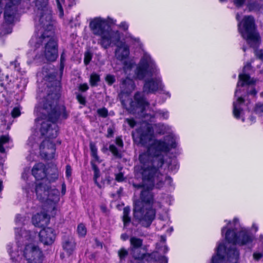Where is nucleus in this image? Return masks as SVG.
I'll list each match as a JSON object with an SVG mask.
<instances>
[{
    "label": "nucleus",
    "mask_w": 263,
    "mask_h": 263,
    "mask_svg": "<svg viewBox=\"0 0 263 263\" xmlns=\"http://www.w3.org/2000/svg\"><path fill=\"white\" fill-rule=\"evenodd\" d=\"M88 89V86L86 83L81 84L79 86V89L82 91H85Z\"/></svg>",
    "instance_id": "47"
},
{
    "label": "nucleus",
    "mask_w": 263,
    "mask_h": 263,
    "mask_svg": "<svg viewBox=\"0 0 263 263\" xmlns=\"http://www.w3.org/2000/svg\"><path fill=\"white\" fill-rule=\"evenodd\" d=\"M77 232L80 236H84L87 232L85 226L82 223L79 224L77 228Z\"/></svg>",
    "instance_id": "28"
},
{
    "label": "nucleus",
    "mask_w": 263,
    "mask_h": 263,
    "mask_svg": "<svg viewBox=\"0 0 263 263\" xmlns=\"http://www.w3.org/2000/svg\"><path fill=\"white\" fill-rule=\"evenodd\" d=\"M250 65L247 64L243 67L244 73L239 74V81L235 92V97H237L238 93L241 91V88H243V90L246 89L248 95L254 96L257 93V91L254 87L256 80L251 78L248 74L245 73L246 70L250 69Z\"/></svg>",
    "instance_id": "11"
},
{
    "label": "nucleus",
    "mask_w": 263,
    "mask_h": 263,
    "mask_svg": "<svg viewBox=\"0 0 263 263\" xmlns=\"http://www.w3.org/2000/svg\"><path fill=\"white\" fill-rule=\"evenodd\" d=\"M244 103V99L241 97H238L236 101L233 102V114L234 117L239 119L242 113L241 105Z\"/></svg>",
    "instance_id": "19"
},
{
    "label": "nucleus",
    "mask_w": 263,
    "mask_h": 263,
    "mask_svg": "<svg viewBox=\"0 0 263 263\" xmlns=\"http://www.w3.org/2000/svg\"><path fill=\"white\" fill-rule=\"evenodd\" d=\"M152 126L143 123L135 134H133L134 141L143 146L149 145L147 151L140 154L139 166L136 171L142 175V183L133 184L136 189L142 188L140 199L134 202V217L139 223L145 227H149L155 217V210L152 208L154 196L152 190L154 186L161 188L164 183L171 185L172 179L159 172L163 164L162 153H167L177 146V137L171 134L164 137L163 140L153 139Z\"/></svg>",
    "instance_id": "1"
},
{
    "label": "nucleus",
    "mask_w": 263,
    "mask_h": 263,
    "mask_svg": "<svg viewBox=\"0 0 263 263\" xmlns=\"http://www.w3.org/2000/svg\"><path fill=\"white\" fill-rule=\"evenodd\" d=\"M66 60V56L64 53H63L61 55V69H63L64 66V62Z\"/></svg>",
    "instance_id": "44"
},
{
    "label": "nucleus",
    "mask_w": 263,
    "mask_h": 263,
    "mask_svg": "<svg viewBox=\"0 0 263 263\" xmlns=\"http://www.w3.org/2000/svg\"><path fill=\"white\" fill-rule=\"evenodd\" d=\"M35 193L37 198L44 204V210L52 216L55 215L56 204L60 199L59 191L51 187L47 180H43L36 183Z\"/></svg>",
    "instance_id": "8"
},
{
    "label": "nucleus",
    "mask_w": 263,
    "mask_h": 263,
    "mask_svg": "<svg viewBox=\"0 0 263 263\" xmlns=\"http://www.w3.org/2000/svg\"><path fill=\"white\" fill-rule=\"evenodd\" d=\"M10 140V138L8 135L2 136L0 137V152H5V148L3 145L6 143H9Z\"/></svg>",
    "instance_id": "25"
},
{
    "label": "nucleus",
    "mask_w": 263,
    "mask_h": 263,
    "mask_svg": "<svg viewBox=\"0 0 263 263\" xmlns=\"http://www.w3.org/2000/svg\"><path fill=\"white\" fill-rule=\"evenodd\" d=\"M100 81L99 76L96 74L93 73L91 75L90 78V83L92 86H95L97 85V83Z\"/></svg>",
    "instance_id": "30"
},
{
    "label": "nucleus",
    "mask_w": 263,
    "mask_h": 263,
    "mask_svg": "<svg viewBox=\"0 0 263 263\" xmlns=\"http://www.w3.org/2000/svg\"><path fill=\"white\" fill-rule=\"evenodd\" d=\"M130 213V209L128 207H125L123 212V221L124 227H126L130 222V217L129 215Z\"/></svg>",
    "instance_id": "23"
},
{
    "label": "nucleus",
    "mask_w": 263,
    "mask_h": 263,
    "mask_svg": "<svg viewBox=\"0 0 263 263\" xmlns=\"http://www.w3.org/2000/svg\"><path fill=\"white\" fill-rule=\"evenodd\" d=\"M135 84L133 80L126 78L123 79L120 85V98L123 107L129 112L137 114L142 117L145 116L144 111L148 107V103L145 100L143 95L139 92L136 93L134 101L129 95L135 89Z\"/></svg>",
    "instance_id": "7"
},
{
    "label": "nucleus",
    "mask_w": 263,
    "mask_h": 263,
    "mask_svg": "<svg viewBox=\"0 0 263 263\" xmlns=\"http://www.w3.org/2000/svg\"><path fill=\"white\" fill-rule=\"evenodd\" d=\"M227 225L221 229V235L226 240L233 244L228 248L222 243H219L216 248V255L212 258L211 263H236L239 258V252L234 245H245L252 242L253 237L249 231L242 227L237 218L232 221L225 220Z\"/></svg>",
    "instance_id": "4"
},
{
    "label": "nucleus",
    "mask_w": 263,
    "mask_h": 263,
    "mask_svg": "<svg viewBox=\"0 0 263 263\" xmlns=\"http://www.w3.org/2000/svg\"><path fill=\"white\" fill-rule=\"evenodd\" d=\"M242 49H243V51H246V48L245 47H242Z\"/></svg>",
    "instance_id": "62"
},
{
    "label": "nucleus",
    "mask_w": 263,
    "mask_h": 263,
    "mask_svg": "<svg viewBox=\"0 0 263 263\" xmlns=\"http://www.w3.org/2000/svg\"><path fill=\"white\" fill-rule=\"evenodd\" d=\"M156 115L162 119H167L169 117V113L166 110H159L156 111Z\"/></svg>",
    "instance_id": "29"
},
{
    "label": "nucleus",
    "mask_w": 263,
    "mask_h": 263,
    "mask_svg": "<svg viewBox=\"0 0 263 263\" xmlns=\"http://www.w3.org/2000/svg\"><path fill=\"white\" fill-rule=\"evenodd\" d=\"M9 68L14 70L13 73L11 74L10 79L8 74L4 77H0L1 85L2 86H6L9 83H13L18 79L17 74L20 72V64L16 61L11 62L10 63Z\"/></svg>",
    "instance_id": "15"
},
{
    "label": "nucleus",
    "mask_w": 263,
    "mask_h": 263,
    "mask_svg": "<svg viewBox=\"0 0 263 263\" xmlns=\"http://www.w3.org/2000/svg\"><path fill=\"white\" fill-rule=\"evenodd\" d=\"M10 117L9 116H3L1 118V120H2V125L1 126V130L2 132H3L4 130L5 129L7 130V129H10V124H8L7 125H6V124L7 119H10Z\"/></svg>",
    "instance_id": "26"
},
{
    "label": "nucleus",
    "mask_w": 263,
    "mask_h": 263,
    "mask_svg": "<svg viewBox=\"0 0 263 263\" xmlns=\"http://www.w3.org/2000/svg\"><path fill=\"white\" fill-rule=\"evenodd\" d=\"M25 221V217L22 216L20 214L16 215L15 219V222L17 226L18 227L15 228V234H20L21 235L23 234V232L25 231L22 230V229H20L19 227L22 226L23 224H24V222ZM25 231H26L25 230Z\"/></svg>",
    "instance_id": "21"
},
{
    "label": "nucleus",
    "mask_w": 263,
    "mask_h": 263,
    "mask_svg": "<svg viewBox=\"0 0 263 263\" xmlns=\"http://www.w3.org/2000/svg\"><path fill=\"white\" fill-rule=\"evenodd\" d=\"M128 254V251L124 248H122L118 251V255L120 259V261L122 262L123 260L127 257Z\"/></svg>",
    "instance_id": "31"
},
{
    "label": "nucleus",
    "mask_w": 263,
    "mask_h": 263,
    "mask_svg": "<svg viewBox=\"0 0 263 263\" xmlns=\"http://www.w3.org/2000/svg\"><path fill=\"white\" fill-rule=\"evenodd\" d=\"M40 240L45 245L52 244L55 238L54 231L50 228H47L42 230L39 233Z\"/></svg>",
    "instance_id": "16"
},
{
    "label": "nucleus",
    "mask_w": 263,
    "mask_h": 263,
    "mask_svg": "<svg viewBox=\"0 0 263 263\" xmlns=\"http://www.w3.org/2000/svg\"><path fill=\"white\" fill-rule=\"evenodd\" d=\"M65 192H66V185L64 183H63L62 184V194L64 195L65 194Z\"/></svg>",
    "instance_id": "54"
},
{
    "label": "nucleus",
    "mask_w": 263,
    "mask_h": 263,
    "mask_svg": "<svg viewBox=\"0 0 263 263\" xmlns=\"http://www.w3.org/2000/svg\"><path fill=\"white\" fill-rule=\"evenodd\" d=\"M32 174L37 180H47L46 171L45 165L42 163H39L35 164L32 169Z\"/></svg>",
    "instance_id": "18"
},
{
    "label": "nucleus",
    "mask_w": 263,
    "mask_h": 263,
    "mask_svg": "<svg viewBox=\"0 0 263 263\" xmlns=\"http://www.w3.org/2000/svg\"><path fill=\"white\" fill-rule=\"evenodd\" d=\"M254 52L256 56L263 61V51L262 50H255Z\"/></svg>",
    "instance_id": "41"
},
{
    "label": "nucleus",
    "mask_w": 263,
    "mask_h": 263,
    "mask_svg": "<svg viewBox=\"0 0 263 263\" xmlns=\"http://www.w3.org/2000/svg\"><path fill=\"white\" fill-rule=\"evenodd\" d=\"M236 19L237 21H239V16L238 14H237V15H236Z\"/></svg>",
    "instance_id": "60"
},
{
    "label": "nucleus",
    "mask_w": 263,
    "mask_h": 263,
    "mask_svg": "<svg viewBox=\"0 0 263 263\" xmlns=\"http://www.w3.org/2000/svg\"><path fill=\"white\" fill-rule=\"evenodd\" d=\"M97 245H98V246H101V247H102V244H101V243H98V242H97Z\"/></svg>",
    "instance_id": "63"
},
{
    "label": "nucleus",
    "mask_w": 263,
    "mask_h": 263,
    "mask_svg": "<svg viewBox=\"0 0 263 263\" xmlns=\"http://www.w3.org/2000/svg\"><path fill=\"white\" fill-rule=\"evenodd\" d=\"M164 93L165 94H166V95H167V96H168V97H171V95H170V92H169L165 91V92H164Z\"/></svg>",
    "instance_id": "57"
},
{
    "label": "nucleus",
    "mask_w": 263,
    "mask_h": 263,
    "mask_svg": "<svg viewBox=\"0 0 263 263\" xmlns=\"http://www.w3.org/2000/svg\"><path fill=\"white\" fill-rule=\"evenodd\" d=\"M255 111L258 115H263V103H258L256 105Z\"/></svg>",
    "instance_id": "35"
},
{
    "label": "nucleus",
    "mask_w": 263,
    "mask_h": 263,
    "mask_svg": "<svg viewBox=\"0 0 263 263\" xmlns=\"http://www.w3.org/2000/svg\"><path fill=\"white\" fill-rule=\"evenodd\" d=\"M253 227L255 228V230L256 231L257 230V229H258L257 227L255 226H253Z\"/></svg>",
    "instance_id": "61"
},
{
    "label": "nucleus",
    "mask_w": 263,
    "mask_h": 263,
    "mask_svg": "<svg viewBox=\"0 0 263 263\" xmlns=\"http://www.w3.org/2000/svg\"><path fill=\"white\" fill-rule=\"evenodd\" d=\"M75 242L72 237L66 238L63 242V249L68 255L71 254L75 248Z\"/></svg>",
    "instance_id": "20"
},
{
    "label": "nucleus",
    "mask_w": 263,
    "mask_h": 263,
    "mask_svg": "<svg viewBox=\"0 0 263 263\" xmlns=\"http://www.w3.org/2000/svg\"><path fill=\"white\" fill-rule=\"evenodd\" d=\"M92 168H93V171H94L93 179H94L95 183L98 186H99L100 185L98 183L97 180L98 178H99V176H100V171H99V170L98 169V168L97 167V166L96 165H95L93 164H92Z\"/></svg>",
    "instance_id": "32"
},
{
    "label": "nucleus",
    "mask_w": 263,
    "mask_h": 263,
    "mask_svg": "<svg viewBox=\"0 0 263 263\" xmlns=\"http://www.w3.org/2000/svg\"><path fill=\"white\" fill-rule=\"evenodd\" d=\"M49 219V215L43 212L34 215L32 217V221L35 227L42 228L48 224Z\"/></svg>",
    "instance_id": "17"
},
{
    "label": "nucleus",
    "mask_w": 263,
    "mask_h": 263,
    "mask_svg": "<svg viewBox=\"0 0 263 263\" xmlns=\"http://www.w3.org/2000/svg\"><path fill=\"white\" fill-rule=\"evenodd\" d=\"M128 236L127 234H126V233L122 234L121 235V239H122L124 241L127 240L128 239Z\"/></svg>",
    "instance_id": "52"
},
{
    "label": "nucleus",
    "mask_w": 263,
    "mask_h": 263,
    "mask_svg": "<svg viewBox=\"0 0 263 263\" xmlns=\"http://www.w3.org/2000/svg\"><path fill=\"white\" fill-rule=\"evenodd\" d=\"M48 0H36V15L34 18L37 32L30 41L34 50L28 53L27 64H41L53 62L58 56L57 42L53 35L51 10L48 6Z\"/></svg>",
    "instance_id": "3"
},
{
    "label": "nucleus",
    "mask_w": 263,
    "mask_h": 263,
    "mask_svg": "<svg viewBox=\"0 0 263 263\" xmlns=\"http://www.w3.org/2000/svg\"><path fill=\"white\" fill-rule=\"evenodd\" d=\"M153 253H155V256H154L152 259L149 258L148 260H145L147 261V262L158 261L160 263H167V259L166 257L161 256L159 258L157 259L156 255H157V253L154 252Z\"/></svg>",
    "instance_id": "27"
},
{
    "label": "nucleus",
    "mask_w": 263,
    "mask_h": 263,
    "mask_svg": "<svg viewBox=\"0 0 263 263\" xmlns=\"http://www.w3.org/2000/svg\"><path fill=\"white\" fill-rule=\"evenodd\" d=\"M238 31L251 47L255 48L260 43V37L256 32L254 20L251 16H246L238 25Z\"/></svg>",
    "instance_id": "9"
},
{
    "label": "nucleus",
    "mask_w": 263,
    "mask_h": 263,
    "mask_svg": "<svg viewBox=\"0 0 263 263\" xmlns=\"http://www.w3.org/2000/svg\"><path fill=\"white\" fill-rule=\"evenodd\" d=\"M105 80L109 85L112 84L115 82V77L113 75L108 74L105 78Z\"/></svg>",
    "instance_id": "36"
},
{
    "label": "nucleus",
    "mask_w": 263,
    "mask_h": 263,
    "mask_svg": "<svg viewBox=\"0 0 263 263\" xmlns=\"http://www.w3.org/2000/svg\"><path fill=\"white\" fill-rule=\"evenodd\" d=\"M21 115L20 108L18 107H14L11 111V115L13 118L18 117Z\"/></svg>",
    "instance_id": "37"
},
{
    "label": "nucleus",
    "mask_w": 263,
    "mask_h": 263,
    "mask_svg": "<svg viewBox=\"0 0 263 263\" xmlns=\"http://www.w3.org/2000/svg\"><path fill=\"white\" fill-rule=\"evenodd\" d=\"M160 238H161V242H162L163 243V244H164L166 241L165 236L162 235V236H161Z\"/></svg>",
    "instance_id": "56"
},
{
    "label": "nucleus",
    "mask_w": 263,
    "mask_h": 263,
    "mask_svg": "<svg viewBox=\"0 0 263 263\" xmlns=\"http://www.w3.org/2000/svg\"><path fill=\"white\" fill-rule=\"evenodd\" d=\"M35 143V138L34 136L30 137L27 141V144L33 146Z\"/></svg>",
    "instance_id": "39"
},
{
    "label": "nucleus",
    "mask_w": 263,
    "mask_h": 263,
    "mask_svg": "<svg viewBox=\"0 0 263 263\" xmlns=\"http://www.w3.org/2000/svg\"><path fill=\"white\" fill-rule=\"evenodd\" d=\"M246 0H234V4L238 7L242 6Z\"/></svg>",
    "instance_id": "51"
},
{
    "label": "nucleus",
    "mask_w": 263,
    "mask_h": 263,
    "mask_svg": "<svg viewBox=\"0 0 263 263\" xmlns=\"http://www.w3.org/2000/svg\"><path fill=\"white\" fill-rule=\"evenodd\" d=\"M98 114L102 117H106L108 115V111L105 108L98 109Z\"/></svg>",
    "instance_id": "38"
},
{
    "label": "nucleus",
    "mask_w": 263,
    "mask_h": 263,
    "mask_svg": "<svg viewBox=\"0 0 263 263\" xmlns=\"http://www.w3.org/2000/svg\"><path fill=\"white\" fill-rule=\"evenodd\" d=\"M116 21L110 18L104 19L96 17L89 23V27L92 33L99 36L100 39L98 44L105 49L109 48L112 45L117 46L115 56L119 60L126 59L129 54L128 46L124 42H121V33L118 30H114L108 25L114 24Z\"/></svg>",
    "instance_id": "5"
},
{
    "label": "nucleus",
    "mask_w": 263,
    "mask_h": 263,
    "mask_svg": "<svg viewBox=\"0 0 263 263\" xmlns=\"http://www.w3.org/2000/svg\"><path fill=\"white\" fill-rule=\"evenodd\" d=\"M162 252L163 253H166L167 251H168V248H167V247L165 245H164L162 248Z\"/></svg>",
    "instance_id": "55"
},
{
    "label": "nucleus",
    "mask_w": 263,
    "mask_h": 263,
    "mask_svg": "<svg viewBox=\"0 0 263 263\" xmlns=\"http://www.w3.org/2000/svg\"><path fill=\"white\" fill-rule=\"evenodd\" d=\"M77 99L80 104H83V105H84L85 104V103H86L85 98L81 95H80V94L78 95L77 96Z\"/></svg>",
    "instance_id": "40"
},
{
    "label": "nucleus",
    "mask_w": 263,
    "mask_h": 263,
    "mask_svg": "<svg viewBox=\"0 0 263 263\" xmlns=\"http://www.w3.org/2000/svg\"><path fill=\"white\" fill-rule=\"evenodd\" d=\"M21 0H0V14L4 9V19L9 24H12L15 17L17 5Z\"/></svg>",
    "instance_id": "12"
},
{
    "label": "nucleus",
    "mask_w": 263,
    "mask_h": 263,
    "mask_svg": "<svg viewBox=\"0 0 263 263\" xmlns=\"http://www.w3.org/2000/svg\"><path fill=\"white\" fill-rule=\"evenodd\" d=\"M57 7L60 11V15L62 17L64 15V11L62 8V4L64 3V0H56Z\"/></svg>",
    "instance_id": "34"
},
{
    "label": "nucleus",
    "mask_w": 263,
    "mask_h": 263,
    "mask_svg": "<svg viewBox=\"0 0 263 263\" xmlns=\"http://www.w3.org/2000/svg\"><path fill=\"white\" fill-rule=\"evenodd\" d=\"M113 134V130L111 128H109L107 129V137H111Z\"/></svg>",
    "instance_id": "53"
},
{
    "label": "nucleus",
    "mask_w": 263,
    "mask_h": 263,
    "mask_svg": "<svg viewBox=\"0 0 263 263\" xmlns=\"http://www.w3.org/2000/svg\"><path fill=\"white\" fill-rule=\"evenodd\" d=\"M91 155L93 157V159L96 161H99V158L98 156L97 152L98 149L96 146V144L92 142H90L89 144Z\"/></svg>",
    "instance_id": "24"
},
{
    "label": "nucleus",
    "mask_w": 263,
    "mask_h": 263,
    "mask_svg": "<svg viewBox=\"0 0 263 263\" xmlns=\"http://www.w3.org/2000/svg\"><path fill=\"white\" fill-rule=\"evenodd\" d=\"M219 1H220V2H226V1H227V0H219Z\"/></svg>",
    "instance_id": "64"
},
{
    "label": "nucleus",
    "mask_w": 263,
    "mask_h": 263,
    "mask_svg": "<svg viewBox=\"0 0 263 263\" xmlns=\"http://www.w3.org/2000/svg\"><path fill=\"white\" fill-rule=\"evenodd\" d=\"M116 144L120 147H122L123 146V143L122 140L120 137H117L116 139Z\"/></svg>",
    "instance_id": "49"
},
{
    "label": "nucleus",
    "mask_w": 263,
    "mask_h": 263,
    "mask_svg": "<svg viewBox=\"0 0 263 263\" xmlns=\"http://www.w3.org/2000/svg\"><path fill=\"white\" fill-rule=\"evenodd\" d=\"M254 120H255V119H254L253 117H251L250 118V120H251L252 122H253V121H254Z\"/></svg>",
    "instance_id": "59"
},
{
    "label": "nucleus",
    "mask_w": 263,
    "mask_h": 263,
    "mask_svg": "<svg viewBox=\"0 0 263 263\" xmlns=\"http://www.w3.org/2000/svg\"><path fill=\"white\" fill-rule=\"evenodd\" d=\"M91 59V56L89 53H86L84 57V63L87 65Z\"/></svg>",
    "instance_id": "43"
},
{
    "label": "nucleus",
    "mask_w": 263,
    "mask_h": 263,
    "mask_svg": "<svg viewBox=\"0 0 263 263\" xmlns=\"http://www.w3.org/2000/svg\"><path fill=\"white\" fill-rule=\"evenodd\" d=\"M119 27L122 28L124 30H127L128 28V24L126 22H122L119 25Z\"/></svg>",
    "instance_id": "42"
},
{
    "label": "nucleus",
    "mask_w": 263,
    "mask_h": 263,
    "mask_svg": "<svg viewBox=\"0 0 263 263\" xmlns=\"http://www.w3.org/2000/svg\"><path fill=\"white\" fill-rule=\"evenodd\" d=\"M33 236L29 231H24L22 234H16V243L9 244L7 252L14 262L43 263L44 256L42 250L32 243Z\"/></svg>",
    "instance_id": "6"
},
{
    "label": "nucleus",
    "mask_w": 263,
    "mask_h": 263,
    "mask_svg": "<svg viewBox=\"0 0 263 263\" xmlns=\"http://www.w3.org/2000/svg\"><path fill=\"white\" fill-rule=\"evenodd\" d=\"M109 149L115 156H116L118 157H121V155L119 153L117 148L116 147L115 145H114L113 144L110 145V146L109 147Z\"/></svg>",
    "instance_id": "33"
},
{
    "label": "nucleus",
    "mask_w": 263,
    "mask_h": 263,
    "mask_svg": "<svg viewBox=\"0 0 263 263\" xmlns=\"http://www.w3.org/2000/svg\"><path fill=\"white\" fill-rule=\"evenodd\" d=\"M125 121L131 127H134L136 125V122L133 119H126Z\"/></svg>",
    "instance_id": "45"
},
{
    "label": "nucleus",
    "mask_w": 263,
    "mask_h": 263,
    "mask_svg": "<svg viewBox=\"0 0 263 263\" xmlns=\"http://www.w3.org/2000/svg\"><path fill=\"white\" fill-rule=\"evenodd\" d=\"M71 175V168L69 165L66 166V175L67 177H69Z\"/></svg>",
    "instance_id": "50"
},
{
    "label": "nucleus",
    "mask_w": 263,
    "mask_h": 263,
    "mask_svg": "<svg viewBox=\"0 0 263 263\" xmlns=\"http://www.w3.org/2000/svg\"><path fill=\"white\" fill-rule=\"evenodd\" d=\"M159 73V69L151 55L144 52L135 71V77L143 80L147 74L151 76Z\"/></svg>",
    "instance_id": "10"
},
{
    "label": "nucleus",
    "mask_w": 263,
    "mask_h": 263,
    "mask_svg": "<svg viewBox=\"0 0 263 263\" xmlns=\"http://www.w3.org/2000/svg\"><path fill=\"white\" fill-rule=\"evenodd\" d=\"M157 132L160 134H164L166 133H170L171 130V127L167 125L159 123L155 125Z\"/></svg>",
    "instance_id": "22"
},
{
    "label": "nucleus",
    "mask_w": 263,
    "mask_h": 263,
    "mask_svg": "<svg viewBox=\"0 0 263 263\" xmlns=\"http://www.w3.org/2000/svg\"><path fill=\"white\" fill-rule=\"evenodd\" d=\"M130 252L133 257L138 260H148L152 259L155 253H141L140 248L143 244V240L135 236H132L129 239Z\"/></svg>",
    "instance_id": "13"
},
{
    "label": "nucleus",
    "mask_w": 263,
    "mask_h": 263,
    "mask_svg": "<svg viewBox=\"0 0 263 263\" xmlns=\"http://www.w3.org/2000/svg\"><path fill=\"white\" fill-rule=\"evenodd\" d=\"M45 92H41L39 95L42 100L35 107L34 113L37 118L35 120L36 125H40V132L43 136L47 138L40 145L41 155L44 158L49 160L54 157L55 145L50 139L55 138L58 136V127L55 122L59 118L66 119L68 112L63 105L57 106V100L59 98V87L47 86Z\"/></svg>",
    "instance_id": "2"
},
{
    "label": "nucleus",
    "mask_w": 263,
    "mask_h": 263,
    "mask_svg": "<svg viewBox=\"0 0 263 263\" xmlns=\"http://www.w3.org/2000/svg\"><path fill=\"white\" fill-rule=\"evenodd\" d=\"M263 255L261 253H258L256 252L253 254V258L255 260H258L260 259L262 257Z\"/></svg>",
    "instance_id": "48"
},
{
    "label": "nucleus",
    "mask_w": 263,
    "mask_h": 263,
    "mask_svg": "<svg viewBox=\"0 0 263 263\" xmlns=\"http://www.w3.org/2000/svg\"><path fill=\"white\" fill-rule=\"evenodd\" d=\"M26 175H27V174H26V173H23V174H22V177H23L24 179H25V177H26Z\"/></svg>",
    "instance_id": "58"
},
{
    "label": "nucleus",
    "mask_w": 263,
    "mask_h": 263,
    "mask_svg": "<svg viewBox=\"0 0 263 263\" xmlns=\"http://www.w3.org/2000/svg\"><path fill=\"white\" fill-rule=\"evenodd\" d=\"M116 180L119 182H121L124 180L123 174L120 173L116 175Z\"/></svg>",
    "instance_id": "46"
},
{
    "label": "nucleus",
    "mask_w": 263,
    "mask_h": 263,
    "mask_svg": "<svg viewBox=\"0 0 263 263\" xmlns=\"http://www.w3.org/2000/svg\"><path fill=\"white\" fill-rule=\"evenodd\" d=\"M153 76L155 77L148 78L145 80L143 88L144 92L155 93L159 91H164V85L162 82L160 73Z\"/></svg>",
    "instance_id": "14"
}]
</instances>
